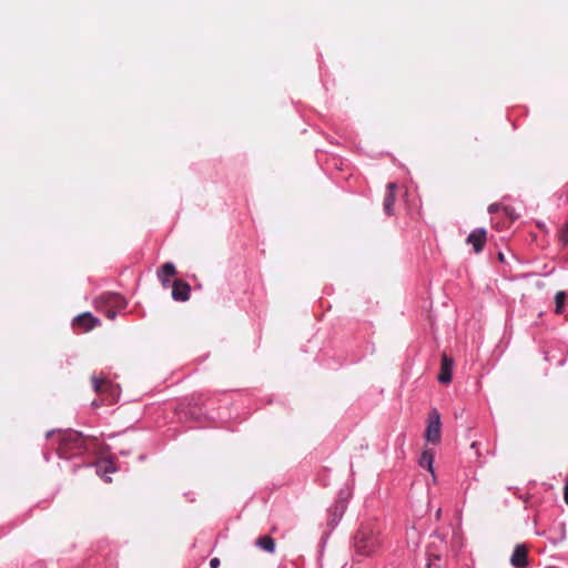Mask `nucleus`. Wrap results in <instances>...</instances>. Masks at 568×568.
<instances>
[{"label":"nucleus","mask_w":568,"mask_h":568,"mask_svg":"<svg viewBox=\"0 0 568 568\" xmlns=\"http://www.w3.org/2000/svg\"><path fill=\"white\" fill-rule=\"evenodd\" d=\"M354 547L358 555L372 556L382 547L381 529L375 524H364L354 537Z\"/></svg>","instance_id":"1"},{"label":"nucleus","mask_w":568,"mask_h":568,"mask_svg":"<svg viewBox=\"0 0 568 568\" xmlns=\"http://www.w3.org/2000/svg\"><path fill=\"white\" fill-rule=\"evenodd\" d=\"M94 305L98 311L104 313L108 318L113 320L118 310L125 307L126 302L123 296L118 293L105 292L97 297Z\"/></svg>","instance_id":"2"},{"label":"nucleus","mask_w":568,"mask_h":568,"mask_svg":"<svg viewBox=\"0 0 568 568\" xmlns=\"http://www.w3.org/2000/svg\"><path fill=\"white\" fill-rule=\"evenodd\" d=\"M440 416L436 409H433L428 417V425L425 432V438L427 442L433 443L435 445L440 443L442 434H440Z\"/></svg>","instance_id":"3"},{"label":"nucleus","mask_w":568,"mask_h":568,"mask_svg":"<svg viewBox=\"0 0 568 568\" xmlns=\"http://www.w3.org/2000/svg\"><path fill=\"white\" fill-rule=\"evenodd\" d=\"M100 321L94 317L91 313H82L78 315L73 322L72 326L79 333H87L99 325Z\"/></svg>","instance_id":"4"},{"label":"nucleus","mask_w":568,"mask_h":568,"mask_svg":"<svg viewBox=\"0 0 568 568\" xmlns=\"http://www.w3.org/2000/svg\"><path fill=\"white\" fill-rule=\"evenodd\" d=\"M487 241V231L483 227L475 229L469 233L466 239V243L473 246V250L476 254L480 253L484 250V246Z\"/></svg>","instance_id":"5"},{"label":"nucleus","mask_w":568,"mask_h":568,"mask_svg":"<svg viewBox=\"0 0 568 568\" xmlns=\"http://www.w3.org/2000/svg\"><path fill=\"white\" fill-rule=\"evenodd\" d=\"M191 286L183 280H174L172 284V297L175 301L185 302L190 298Z\"/></svg>","instance_id":"6"},{"label":"nucleus","mask_w":568,"mask_h":568,"mask_svg":"<svg viewBox=\"0 0 568 568\" xmlns=\"http://www.w3.org/2000/svg\"><path fill=\"white\" fill-rule=\"evenodd\" d=\"M91 383L93 390H118L120 388L119 384L103 374L93 375Z\"/></svg>","instance_id":"7"},{"label":"nucleus","mask_w":568,"mask_h":568,"mask_svg":"<svg viewBox=\"0 0 568 568\" xmlns=\"http://www.w3.org/2000/svg\"><path fill=\"white\" fill-rule=\"evenodd\" d=\"M510 564L515 568H525L528 566V549L525 545H517L510 557Z\"/></svg>","instance_id":"8"},{"label":"nucleus","mask_w":568,"mask_h":568,"mask_svg":"<svg viewBox=\"0 0 568 568\" xmlns=\"http://www.w3.org/2000/svg\"><path fill=\"white\" fill-rule=\"evenodd\" d=\"M396 190H397V184L394 183V182H389L386 185V194H385V197H384L383 207H384V212L387 215H393L394 214V204H395V200H396Z\"/></svg>","instance_id":"9"},{"label":"nucleus","mask_w":568,"mask_h":568,"mask_svg":"<svg viewBox=\"0 0 568 568\" xmlns=\"http://www.w3.org/2000/svg\"><path fill=\"white\" fill-rule=\"evenodd\" d=\"M452 373H453V359L449 358L446 354H443L440 372L437 377L438 381L442 384L449 383L452 381Z\"/></svg>","instance_id":"10"},{"label":"nucleus","mask_w":568,"mask_h":568,"mask_svg":"<svg viewBox=\"0 0 568 568\" xmlns=\"http://www.w3.org/2000/svg\"><path fill=\"white\" fill-rule=\"evenodd\" d=\"M434 458L435 453L432 449H425L419 458V466L426 468L432 475H434Z\"/></svg>","instance_id":"11"},{"label":"nucleus","mask_w":568,"mask_h":568,"mask_svg":"<svg viewBox=\"0 0 568 568\" xmlns=\"http://www.w3.org/2000/svg\"><path fill=\"white\" fill-rule=\"evenodd\" d=\"M255 545L266 552L273 554L275 551V540L271 536L257 538Z\"/></svg>","instance_id":"12"},{"label":"nucleus","mask_w":568,"mask_h":568,"mask_svg":"<svg viewBox=\"0 0 568 568\" xmlns=\"http://www.w3.org/2000/svg\"><path fill=\"white\" fill-rule=\"evenodd\" d=\"M175 266L172 263H165L159 273V277L161 278L163 285H166L169 278L175 275Z\"/></svg>","instance_id":"13"},{"label":"nucleus","mask_w":568,"mask_h":568,"mask_svg":"<svg viewBox=\"0 0 568 568\" xmlns=\"http://www.w3.org/2000/svg\"><path fill=\"white\" fill-rule=\"evenodd\" d=\"M115 471V466L112 460L103 459L98 464V473L105 476L108 473Z\"/></svg>","instance_id":"14"},{"label":"nucleus","mask_w":568,"mask_h":568,"mask_svg":"<svg viewBox=\"0 0 568 568\" xmlns=\"http://www.w3.org/2000/svg\"><path fill=\"white\" fill-rule=\"evenodd\" d=\"M566 293L564 291H558L555 295V313L561 314L565 308Z\"/></svg>","instance_id":"15"},{"label":"nucleus","mask_w":568,"mask_h":568,"mask_svg":"<svg viewBox=\"0 0 568 568\" xmlns=\"http://www.w3.org/2000/svg\"><path fill=\"white\" fill-rule=\"evenodd\" d=\"M115 400L114 396H102L100 399L92 400L91 405L93 407L108 406L113 404Z\"/></svg>","instance_id":"16"},{"label":"nucleus","mask_w":568,"mask_h":568,"mask_svg":"<svg viewBox=\"0 0 568 568\" xmlns=\"http://www.w3.org/2000/svg\"><path fill=\"white\" fill-rule=\"evenodd\" d=\"M503 210H504L505 215L509 216V219L511 221H514L518 217V215H515L513 207L505 206Z\"/></svg>","instance_id":"17"},{"label":"nucleus","mask_w":568,"mask_h":568,"mask_svg":"<svg viewBox=\"0 0 568 568\" xmlns=\"http://www.w3.org/2000/svg\"><path fill=\"white\" fill-rule=\"evenodd\" d=\"M437 561H439L438 556L434 557V559L429 558V560L427 562V568H439L437 565Z\"/></svg>","instance_id":"18"},{"label":"nucleus","mask_w":568,"mask_h":568,"mask_svg":"<svg viewBox=\"0 0 568 568\" xmlns=\"http://www.w3.org/2000/svg\"><path fill=\"white\" fill-rule=\"evenodd\" d=\"M210 567H211V568H219V567H220V559H219V558H216V557H215V558H212V559L210 560Z\"/></svg>","instance_id":"19"},{"label":"nucleus","mask_w":568,"mask_h":568,"mask_svg":"<svg viewBox=\"0 0 568 568\" xmlns=\"http://www.w3.org/2000/svg\"><path fill=\"white\" fill-rule=\"evenodd\" d=\"M499 210V205L494 203V204H490L489 207H488V212L489 213H495Z\"/></svg>","instance_id":"20"},{"label":"nucleus","mask_w":568,"mask_h":568,"mask_svg":"<svg viewBox=\"0 0 568 568\" xmlns=\"http://www.w3.org/2000/svg\"><path fill=\"white\" fill-rule=\"evenodd\" d=\"M564 498H565L566 504L568 505V483L566 484L565 489H564Z\"/></svg>","instance_id":"21"},{"label":"nucleus","mask_w":568,"mask_h":568,"mask_svg":"<svg viewBox=\"0 0 568 568\" xmlns=\"http://www.w3.org/2000/svg\"><path fill=\"white\" fill-rule=\"evenodd\" d=\"M54 434H55V430L48 432L45 435L47 439H50Z\"/></svg>","instance_id":"22"},{"label":"nucleus","mask_w":568,"mask_h":568,"mask_svg":"<svg viewBox=\"0 0 568 568\" xmlns=\"http://www.w3.org/2000/svg\"><path fill=\"white\" fill-rule=\"evenodd\" d=\"M499 260L503 261L504 260V255L500 253L499 254Z\"/></svg>","instance_id":"23"}]
</instances>
